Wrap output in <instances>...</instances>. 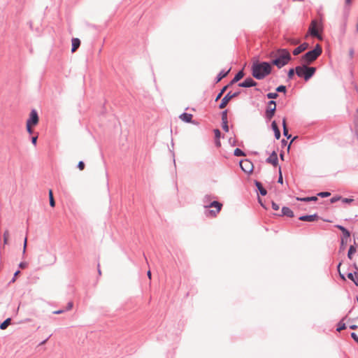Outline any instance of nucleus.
I'll use <instances>...</instances> for the list:
<instances>
[{"instance_id": "f257e3e1", "label": "nucleus", "mask_w": 358, "mask_h": 358, "mask_svg": "<svg viewBox=\"0 0 358 358\" xmlns=\"http://www.w3.org/2000/svg\"><path fill=\"white\" fill-rule=\"evenodd\" d=\"M252 76L257 80H262L272 71L271 64L268 62L256 61L251 67Z\"/></svg>"}, {"instance_id": "f03ea898", "label": "nucleus", "mask_w": 358, "mask_h": 358, "mask_svg": "<svg viewBox=\"0 0 358 358\" xmlns=\"http://www.w3.org/2000/svg\"><path fill=\"white\" fill-rule=\"evenodd\" d=\"M277 53L278 54V56L269 62L271 66L273 65L277 66L278 69H281L292 60L291 55L289 50L286 48L278 49Z\"/></svg>"}, {"instance_id": "7ed1b4c3", "label": "nucleus", "mask_w": 358, "mask_h": 358, "mask_svg": "<svg viewBox=\"0 0 358 358\" xmlns=\"http://www.w3.org/2000/svg\"><path fill=\"white\" fill-rule=\"evenodd\" d=\"M316 68L302 64L296 66V74L298 77L302 78L305 81L309 80L315 73Z\"/></svg>"}, {"instance_id": "20e7f679", "label": "nucleus", "mask_w": 358, "mask_h": 358, "mask_svg": "<svg viewBox=\"0 0 358 358\" xmlns=\"http://www.w3.org/2000/svg\"><path fill=\"white\" fill-rule=\"evenodd\" d=\"M322 48L320 44H316L313 49L308 51L301 57L303 64L308 65L315 62L322 54Z\"/></svg>"}, {"instance_id": "39448f33", "label": "nucleus", "mask_w": 358, "mask_h": 358, "mask_svg": "<svg viewBox=\"0 0 358 358\" xmlns=\"http://www.w3.org/2000/svg\"><path fill=\"white\" fill-rule=\"evenodd\" d=\"M215 196L212 194H206L203 198V207L205 208H215L218 209V210H221L222 208V203L217 201H212L213 199H215Z\"/></svg>"}, {"instance_id": "423d86ee", "label": "nucleus", "mask_w": 358, "mask_h": 358, "mask_svg": "<svg viewBox=\"0 0 358 358\" xmlns=\"http://www.w3.org/2000/svg\"><path fill=\"white\" fill-rule=\"evenodd\" d=\"M241 94V90H238L235 92H231V91L227 92L225 96L222 99L218 108L220 109L224 108L228 103L234 98L238 96Z\"/></svg>"}, {"instance_id": "0eeeda50", "label": "nucleus", "mask_w": 358, "mask_h": 358, "mask_svg": "<svg viewBox=\"0 0 358 358\" xmlns=\"http://www.w3.org/2000/svg\"><path fill=\"white\" fill-rule=\"evenodd\" d=\"M276 111V102L270 100L267 103V107L265 110V118L266 120H271L275 115Z\"/></svg>"}, {"instance_id": "6e6552de", "label": "nucleus", "mask_w": 358, "mask_h": 358, "mask_svg": "<svg viewBox=\"0 0 358 358\" xmlns=\"http://www.w3.org/2000/svg\"><path fill=\"white\" fill-rule=\"evenodd\" d=\"M239 165L242 171L246 173H250L254 168L252 162L247 159L241 160Z\"/></svg>"}, {"instance_id": "1a4fd4ad", "label": "nucleus", "mask_w": 358, "mask_h": 358, "mask_svg": "<svg viewBox=\"0 0 358 358\" xmlns=\"http://www.w3.org/2000/svg\"><path fill=\"white\" fill-rule=\"evenodd\" d=\"M317 22L316 20H312L310 25L308 28V34L310 35L313 37L317 38L320 40L322 39V36L319 34L318 31L317 30Z\"/></svg>"}, {"instance_id": "9d476101", "label": "nucleus", "mask_w": 358, "mask_h": 358, "mask_svg": "<svg viewBox=\"0 0 358 358\" xmlns=\"http://www.w3.org/2000/svg\"><path fill=\"white\" fill-rule=\"evenodd\" d=\"M39 117L36 109H32L29 113V117L27 123L31 125H36L38 123Z\"/></svg>"}, {"instance_id": "9b49d317", "label": "nucleus", "mask_w": 358, "mask_h": 358, "mask_svg": "<svg viewBox=\"0 0 358 358\" xmlns=\"http://www.w3.org/2000/svg\"><path fill=\"white\" fill-rule=\"evenodd\" d=\"M257 83L251 77L246 78L243 82L238 84V86L243 88H248L257 86Z\"/></svg>"}, {"instance_id": "f8f14e48", "label": "nucleus", "mask_w": 358, "mask_h": 358, "mask_svg": "<svg viewBox=\"0 0 358 358\" xmlns=\"http://www.w3.org/2000/svg\"><path fill=\"white\" fill-rule=\"evenodd\" d=\"M245 76V73L243 69L238 71L232 78V80L227 85L228 87H231L234 84L238 83L240 80H241Z\"/></svg>"}, {"instance_id": "ddd939ff", "label": "nucleus", "mask_w": 358, "mask_h": 358, "mask_svg": "<svg viewBox=\"0 0 358 358\" xmlns=\"http://www.w3.org/2000/svg\"><path fill=\"white\" fill-rule=\"evenodd\" d=\"M193 115L191 113H182L180 115L179 118L184 122L192 123L194 124H198L194 120H192Z\"/></svg>"}, {"instance_id": "4468645a", "label": "nucleus", "mask_w": 358, "mask_h": 358, "mask_svg": "<svg viewBox=\"0 0 358 358\" xmlns=\"http://www.w3.org/2000/svg\"><path fill=\"white\" fill-rule=\"evenodd\" d=\"M319 218L317 213H314L313 215H303L299 217V220L303 222H314L316 221Z\"/></svg>"}, {"instance_id": "2eb2a0df", "label": "nucleus", "mask_w": 358, "mask_h": 358, "mask_svg": "<svg viewBox=\"0 0 358 358\" xmlns=\"http://www.w3.org/2000/svg\"><path fill=\"white\" fill-rule=\"evenodd\" d=\"M266 162L268 164H271L274 166H276L278 164V155L275 150H273L270 156L266 159Z\"/></svg>"}, {"instance_id": "dca6fc26", "label": "nucleus", "mask_w": 358, "mask_h": 358, "mask_svg": "<svg viewBox=\"0 0 358 358\" xmlns=\"http://www.w3.org/2000/svg\"><path fill=\"white\" fill-rule=\"evenodd\" d=\"M213 132L215 134V145L217 148L221 147L220 138H224V136L222 135L221 131L219 129H214Z\"/></svg>"}, {"instance_id": "f3484780", "label": "nucleus", "mask_w": 358, "mask_h": 358, "mask_svg": "<svg viewBox=\"0 0 358 358\" xmlns=\"http://www.w3.org/2000/svg\"><path fill=\"white\" fill-rule=\"evenodd\" d=\"M275 215L278 216H287L288 217H293L294 216V212L287 206H283L282 208L280 213Z\"/></svg>"}, {"instance_id": "a211bd4d", "label": "nucleus", "mask_w": 358, "mask_h": 358, "mask_svg": "<svg viewBox=\"0 0 358 358\" xmlns=\"http://www.w3.org/2000/svg\"><path fill=\"white\" fill-rule=\"evenodd\" d=\"M335 227L342 232L343 236L341 238L348 239L350 237V231L343 225L336 224Z\"/></svg>"}, {"instance_id": "6ab92c4d", "label": "nucleus", "mask_w": 358, "mask_h": 358, "mask_svg": "<svg viewBox=\"0 0 358 358\" xmlns=\"http://www.w3.org/2000/svg\"><path fill=\"white\" fill-rule=\"evenodd\" d=\"M309 45L308 43L304 42L301 44H300L298 47H296L295 49H294L292 53L294 55H298L301 52L305 51L306 49H308Z\"/></svg>"}, {"instance_id": "aec40b11", "label": "nucleus", "mask_w": 358, "mask_h": 358, "mask_svg": "<svg viewBox=\"0 0 358 358\" xmlns=\"http://www.w3.org/2000/svg\"><path fill=\"white\" fill-rule=\"evenodd\" d=\"M231 68H229L227 71H225V70H222L218 74L217 76L215 77V83H219L220 81H221L222 79H223L224 78L227 77V75L229 73L230 71H231Z\"/></svg>"}, {"instance_id": "412c9836", "label": "nucleus", "mask_w": 358, "mask_h": 358, "mask_svg": "<svg viewBox=\"0 0 358 358\" xmlns=\"http://www.w3.org/2000/svg\"><path fill=\"white\" fill-rule=\"evenodd\" d=\"M255 185L257 187V191H258L259 194H261L262 196H266V195L267 191L263 187V185H262L261 182H259L258 180H255Z\"/></svg>"}, {"instance_id": "4be33fe9", "label": "nucleus", "mask_w": 358, "mask_h": 358, "mask_svg": "<svg viewBox=\"0 0 358 358\" xmlns=\"http://www.w3.org/2000/svg\"><path fill=\"white\" fill-rule=\"evenodd\" d=\"M80 45V41L78 38H73L71 40V52H75Z\"/></svg>"}, {"instance_id": "5701e85b", "label": "nucleus", "mask_w": 358, "mask_h": 358, "mask_svg": "<svg viewBox=\"0 0 358 358\" xmlns=\"http://www.w3.org/2000/svg\"><path fill=\"white\" fill-rule=\"evenodd\" d=\"M220 210L215 208V210H210L209 208H205L204 214L206 217H215Z\"/></svg>"}, {"instance_id": "b1692460", "label": "nucleus", "mask_w": 358, "mask_h": 358, "mask_svg": "<svg viewBox=\"0 0 358 358\" xmlns=\"http://www.w3.org/2000/svg\"><path fill=\"white\" fill-rule=\"evenodd\" d=\"M282 124L283 135L287 139H289L292 137V135L289 134L288 128H287V122H286V119L285 118H283Z\"/></svg>"}, {"instance_id": "393cba45", "label": "nucleus", "mask_w": 358, "mask_h": 358, "mask_svg": "<svg viewBox=\"0 0 358 358\" xmlns=\"http://www.w3.org/2000/svg\"><path fill=\"white\" fill-rule=\"evenodd\" d=\"M297 201H304V202H310V201H317L318 200L317 196H306V197H296Z\"/></svg>"}, {"instance_id": "a878e982", "label": "nucleus", "mask_w": 358, "mask_h": 358, "mask_svg": "<svg viewBox=\"0 0 358 358\" xmlns=\"http://www.w3.org/2000/svg\"><path fill=\"white\" fill-rule=\"evenodd\" d=\"M347 317H348L347 315H346V316H345V317H343V319H342V320H341L338 323L337 327H336V331H339V332H340L341 331L344 330V329H345L347 328L346 324H345V323L344 322V320H346Z\"/></svg>"}, {"instance_id": "bb28decb", "label": "nucleus", "mask_w": 358, "mask_h": 358, "mask_svg": "<svg viewBox=\"0 0 358 358\" xmlns=\"http://www.w3.org/2000/svg\"><path fill=\"white\" fill-rule=\"evenodd\" d=\"M11 318L8 317L3 322H0V329L1 330L6 329L11 323Z\"/></svg>"}, {"instance_id": "cd10ccee", "label": "nucleus", "mask_w": 358, "mask_h": 358, "mask_svg": "<svg viewBox=\"0 0 358 358\" xmlns=\"http://www.w3.org/2000/svg\"><path fill=\"white\" fill-rule=\"evenodd\" d=\"M356 252V247L351 245L348 249V258L350 259H352V255Z\"/></svg>"}, {"instance_id": "c85d7f7f", "label": "nucleus", "mask_w": 358, "mask_h": 358, "mask_svg": "<svg viewBox=\"0 0 358 358\" xmlns=\"http://www.w3.org/2000/svg\"><path fill=\"white\" fill-rule=\"evenodd\" d=\"M228 86L227 85H224L221 90L219 92V93L217 94L216 97H215V101H217L223 95V94L227 91V90L228 89Z\"/></svg>"}, {"instance_id": "c756f323", "label": "nucleus", "mask_w": 358, "mask_h": 358, "mask_svg": "<svg viewBox=\"0 0 358 358\" xmlns=\"http://www.w3.org/2000/svg\"><path fill=\"white\" fill-rule=\"evenodd\" d=\"M48 194H49L50 206L51 207H55V201L54 197H53V193H52V189L49 190Z\"/></svg>"}, {"instance_id": "7c9ffc66", "label": "nucleus", "mask_w": 358, "mask_h": 358, "mask_svg": "<svg viewBox=\"0 0 358 358\" xmlns=\"http://www.w3.org/2000/svg\"><path fill=\"white\" fill-rule=\"evenodd\" d=\"M348 239L341 238V244L339 248L340 252L343 251L345 249L348 244Z\"/></svg>"}, {"instance_id": "2f4dec72", "label": "nucleus", "mask_w": 358, "mask_h": 358, "mask_svg": "<svg viewBox=\"0 0 358 358\" xmlns=\"http://www.w3.org/2000/svg\"><path fill=\"white\" fill-rule=\"evenodd\" d=\"M295 73H296V67L294 69V68L289 69L287 72L288 80L293 79Z\"/></svg>"}, {"instance_id": "473e14b6", "label": "nucleus", "mask_w": 358, "mask_h": 358, "mask_svg": "<svg viewBox=\"0 0 358 358\" xmlns=\"http://www.w3.org/2000/svg\"><path fill=\"white\" fill-rule=\"evenodd\" d=\"M234 155L236 157L245 156V153L240 148H236L234 150Z\"/></svg>"}, {"instance_id": "72a5a7b5", "label": "nucleus", "mask_w": 358, "mask_h": 358, "mask_svg": "<svg viewBox=\"0 0 358 358\" xmlns=\"http://www.w3.org/2000/svg\"><path fill=\"white\" fill-rule=\"evenodd\" d=\"M349 13H350V8H347V6H344L343 21L348 22Z\"/></svg>"}, {"instance_id": "f704fd0d", "label": "nucleus", "mask_w": 358, "mask_h": 358, "mask_svg": "<svg viewBox=\"0 0 358 358\" xmlns=\"http://www.w3.org/2000/svg\"><path fill=\"white\" fill-rule=\"evenodd\" d=\"M275 92L276 93H279V92H282V93H286L287 92V88H286V86L285 85H279L276 88H275Z\"/></svg>"}, {"instance_id": "c9c22d12", "label": "nucleus", "mask_w": 358, "mask_h": 358, "mask_svg": "<svg viewBox=\"0 0 358 358\" xmlns=\"http://www.w3.org/2000/svg\"><path fill=\"white\" fill-rule=\"evenodd\" d=\"M278 96H279V95H278V93H276V92H268V94H266V97L268 99H275Z\"/></svg>"}, {"instance_id": "e433bc0d", "label": "nucleus", "mask_w": 358, "mask_h": 358, "mask_svg": "<svg viewBox=\"0 0 358 358\" xmlns=\"http://www.w3.org/2000/svg\"><path fill=\"white\" fill-rule=\"evenodd\" d=\"M227 113H228V110H227V109L222 111V113H221L222 122H228Z\"/></svg>"}, {"instance_id": "4c0bfd02", "label": "nucleus", "mask_w": 358, "mask_h": 358, "mask_svg": "<svg viewBox=\"0 0 358 358\" xmlns=\"http://www.w3.org/2000/svg\"><path fill=\"white\" fill-rule=\"evenodd\" d=\"M331 195V193L329 192H319L317 196H320L322 198H326Z\"/></svg>"}, {"instance_id": "58836bf2", "label": "nucleus", "mask_w": 358, "mask_h": 358, "mask_svg": "<svg viewBox=\"0 0 358 358\" xmlns=\"http://www.w3.org/2000/svg\"><path fill=\"white\" fill-rule=\"evenodd\" d=\"M278 173H279V176H278V182L282 184L283 183V178H282V171H281L280 167H279Z\"/></svg>"}, {"instance_id": "ea45409f", "label": "nucleus", "mask_w": 358, "mask_h": 358, "mask_svg": "<svg viewBox=\"0 0 358 358\" xmlns=\"http://www.w3.org/2000/svg\"><path fill=\"white\" fill-rule=\"evenodd\" d=\"M341 199H342V197L341 196H333L330 199V203H334L338 201L339 200H341Z\"/></svg>"}, {"instance_id": "a19ab883", "label": "nucleus", "mask_w": 358, "mask_h": 358, "mask_svg": "<svg viewBox=\"0 0 358 358\" xmlns=\"http://www.w3.org/2000/svg\"><path fill=\"white\" fill-rule=\"evenodd\" d=\"M222 127L225 132H228L229 129L228 122H222Z\"/></svg>"}, {"instance_id": "79ce46f5", "label": "nucleus", "mask_w": 358, "mask_h": 358, "mask_svg": "<svg viewBox=\"0 0 358 358\" xmlns=\"http://www.w3.org/2000/svg\"><path fill=\"white\" fill-rule=\"evenodd\" d=\"M346 28H347V22L343 21V24L341 26V31L342 32V34H344L345 33Z\"/></svg>"}, {"instance_id": "37998d69", "label": "nucleus", "mask_w": 358, "mask_h": 358, "mask_svg": "<svg viewBox=\"0 0 358 358\" xmlns=\"http://www.w3.org/2000/svg\"><path fill=\"white\" fill-rule=\"evenodd\" d=\"M347 277L350 280H352L353 282H354V280H355V271L353 273L352 272H350L347 274Z\"/></svg>"}, {"instance_id": "c03bdc74", "label": "nucleus", "mask_w": 358, "mask_h": 358, "mask_svg": "<svg viewBox=\"0 0 358 358\" xmlns=\"http://www.w3.org/2000/svg\"><path fill=\"white\" fill-rule=\"evenodd\" d=\"M271 129H273V131H275V130H278L279 128L278 127V124L276 123V122L275 120H273L272 122H271Z\"/></svg>"}, {"instance_id": "a18cd8bd", "label": "nucleus", "mask_w": 358, "mask_h": 358, "mask_svg": "<svg viewBox=\"0 0 358 358\" xmlns=\"http://www.w3.org/2000/svg\"><path fill=\"white\" fill-rule=\"evenodd\" d=\"M288 41L292 45H297L300 42L299 39H295V38H290L288 40Z\"/></svg>"}, {"instance_id": "49530a36", "label": "nucleus", "mask_w": 358, "mask_h": 358, "mask_svg": "<svg viewBox=\"0 0 358 358\" xmlns=\"http://www.w3.org/2000/svg\"><path fill=\"white\" fill-rule=\"evenodd\" d=\"M275 10H279L282 14H284V13H285V10H284V8H282V5H281V4H277V5L275 6Z\"/></svg>"}, {"instance_id": "de8ad7c7", "label": "nucleus", "mask_w": 358, "mask_h": 358, "mask_svg": "<svg viewBox=\"0 0 358 358\" xmlns=\"http://www.w3.org/2000/svg\"><path fill=\"white\" fill-rule=\"evenodd\" d=\"M31 124H29L27 123H26V129H27V131L29 134H33V129H31Z\"/></svg>"}, {"instance_id": "09e8293b", "label": "nucleus", "mask_w": 358, "mask_h": 358, "mask_svg": "<svg viewBox=\"0 0 358 358\" xmlns=\"http://www.w3.org/2000/svg\"><path fill=\"white\" fill-rule=\"evenodd\" d=\"M350 336L358 344V336L357 335V334L355 332H352L350 334Z\"/></svg>"}, {"instance_id": "8fccbe9b", "label": "nucleus", "mask_w": 358, "mask_h": 358, "mask_svg": "<svg viewBox=\"0 0 358 358\" xmlns=\"http://www.w3.org/2000/svg\"><path fill=\"white\" fill-rule=\"evenodd\" d=\"M20 273V271L19 270L16 271L14 273V275L13 277V278L10 280V281L9 282V283H13L15 281V279H16V277L19 275V273Z\"/></svg>"}, {"instance_id": "3c124183", "label": "nucleus", "mask_w": 358, "mask_h": 358, "mask_svg": "<svg viewBox=\"0 0 358 358\" xmlns=\"http://www.w3.org/2000/svg\"><path fill=\"white\" fill-rule=\"evenodd\" d=\"M85 163L83 161H80L77 165V167L80 169V170H83L85 169Z\"/></svg>"}, {"instance_id": "603ef678", "label": "nucleus", "mask_w": 358, "mask_h": 358, "mask_svg": "<svg viewBox=\"0 0 358 358\" xmlns=\"http://www.w3.org/2000/svg\"><path fill=\"white\" fill-rule=\"evenodd\" d=\"M273 132H274V136H275V138L277 140L280 139V136H281V134H280V129H278V130H275V131H273Z\"/></svg>"}, {"instance_id": "864d4df0", "label": "nucleus", "mask_w": 358, "mask_h": 358, "mask_svg": "<svg viewBox=\"0 0 358 358\" xmlns=\"http://www.w3.org/2000/svg\"><path fill=\"white\" fill-rule=\"evenodd\" d=\"M73 303L72 301H69L67 305H66V308L64 309L65 311H67V310H70L72 308H73Z\"/></svg>"}, {"instance_id": "5fc2aeb1", "label": "nucleus", "mask_w": 358, "mask_h": 358, "mask_svg": "<svg viewBox=\"0 0 358 358\" xmlns=\"http://www.w3.org/2000/svg\"><path fill=\"white\" fill-rule=\"evenodd\" d=\"M342 201H343V203H350L353 201V199L343 198V199H342Z\"/></svg>"}, {"instance_id": "6e6d98bb", "label": "nucleus", "mask_w": 358, "mask_h": 358, "mask_svg": "<svg viewBox=\"0 0 358 358\" xmlns=\"http://www.w3.org/2000/svg\"><path fill=\"white\" fill-rule=\"evenodd\" d=\"M271 207L273 210H278L280 208L279 205L275 203L274 201H272Z\"/></svg>"}, {"instance_id": "4d7b16f0", "label": "nucleus", "mask_w": 358, "mask_h": 358, "mask_svg": "<svg viewBox=\"0 0 358 358\" xmlns=\"http://www.w3.org/2000/svg\"><path fill=\"white\" fill-rule=\"evenodd\" d=\"M37 139H38V136H32L31 138V143L36 146V143H37Z\"/></svg>"}, {"instance_id": "13d9d810", "label": "nucleus", "mask_w": 358, "mask_h": 358, "mask_svg": "<svg viewBox=\"0 0 358 358\" xmlns=\"http://www.w3.org/2000/svg\"><path fill=\"white\" fill-rule=\"evenodd\" d=\"M355 278L354 280V284L356 286H358V271H355Z\"/></svg>"}, {"instance_id": "bf43d9fd", "label": "nucleus", "mask_w": 358, "mask_h": 358, "mask_svg": "<svg viewBox=\"0 0 358 358\" xmlns=\"http://www.w3.org/2000/svg\"><path fill=\"white\" fill-rule=\"evenodd\" d=\"M27 244V238L25 237L24 240L23 254H24L26 252Z\"/></svg>"}, {"instance_id": "052dcab7", "label": "nucleus", "mask_w": 358, "mask_h": 358, "mask_svg": "<svg viewBox=\"0 0 358 358\" xmlns=\"http://www.w3.org/2000/svg\"><path fill=\"white\" fill-rule=\"evenodd\" d=\"M27 264L24 262H21L18 266L20 268H24L26 266H27Z\"/></svg>"}, {"instance_id": "680f3d73", "label": "nucleus", "mask_w": 358, "mask_h": 358, "mask_svg": "<svg viewBox=\"0 0 358 358\" xmlns=\"http://www.w3.org/2000/svg\"><path fill=\"white\" fill-rule=\"evenodd\" d=\"M64 312H65L64 309H59V310L54 311L53 314L59 315V314L63 313Z\"/></svg>"}, {"instance_id": "e2e57ef3", "label": "nucleus", "mask_w": 358, "mask_h": 358, "mask_svg": "<svg viewBox=\"0 0 358 358\" xmlns=\"http://www.w3.org/2000/svg\"><path fill=\"white\" fill-rule=\"evenodd\" d=\"M229 143L232 145V146H234L236 145V140L234 139H232L231 138H230L229 139Z\"/></svg>"}, {"instance_id": "0e129e2a", "label": "nucleus", "mask_w": 358, "mask_h": 358, "mask_svg": "<svg viewBox=\"0 0 358 358\" xmlns=\"http://www.w3.org/2000/svg\"><path fill=\"white\" fill-rule=\"evenodd\" d=\"M350 4H351V0H345L344 6H347V8H350Z\"/></svg>"}, {"instance_id": "69168bd1", "label": "nucleus", "mask_w": 358, "mask_h": 358, "mask_svg": "<svg viewBox=\"0 0 358 358\" xmlns=\"http://www.w3.org/2000/svg\"><path fill=\"white\" fill-rule=\"evenodd\" d=\"M357 327H358V326L356 325V324H351V325L349 326V328L350 329H353V330L357 329Z\"/></svg>"}, {"instance_id": "338daca9", "label": "nucleus", "mask_w": 358, "mask_h": 358, "mask_svg": "<svg viewBox=\"0 0 358 358\" xmlns=\"http://www.w3.org/2000/svg\"><path fill=\"white\" fill-rule=\"evenodd\" d=\"M50 336H51V335H50V336H49L46 339H45V340H43V341H41V342L40 343V344H39V345H43V344H45V343L47 342V341L49 339V338H50Z\"/></svg>"}, {"instance_id": "774afa93", "label": "nucleus", "mask_w": 358, "mask_h": 358, "mask_svg": "<svg viewBox=\"0 0 358 358\" xmlns=\"http://www.w3.org/2000/svg\"><path fill=\"white\" fill-rule=\"evenodd\" d=\"M281 144H282V146L283 145H286L287 144V141L286 140H285V139H282L281 141Z\"/></svg>"}]
</instances>
